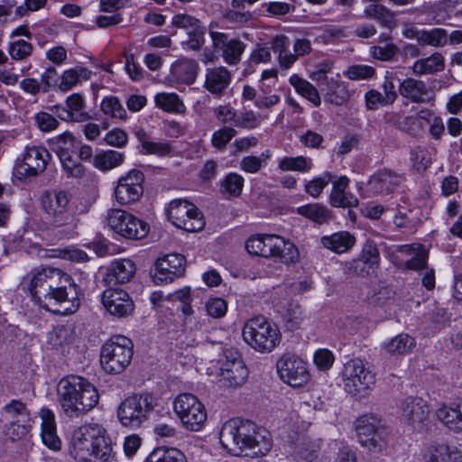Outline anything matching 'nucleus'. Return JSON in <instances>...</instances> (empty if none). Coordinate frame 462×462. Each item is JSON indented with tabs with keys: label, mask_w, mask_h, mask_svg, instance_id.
Masks as SVG:
<instances>
[{
	"label": "nucleus",
	"mask_w": 462,
	"mask_h": 462,
	"mask_svg": "<svg viewBox=\"0 0 462 462\" xmlns=\"http://www.w3.org/2000/svg\"><path fill=\"white\" fill-rule=\"evenodd\" d=\"M35 303L60 315L76 312L80 305L78 286L67 273L51 266L32 269L25 277Z\"/></svg>",
	"instance_id": "obj_1"
},
{
	"label": "nucleus",
	"mask_w": 462,
	"mask_h": 462,
	"mask_svg": "<svg viewBox=\"0 0 462 462\" xmlns=\"http://www.w3.org/2000/svg\"><path fill=\"white\" fill-rule=\"evenodd\" d=\"M222 447L230 454L263 457L272 448L269 432L250 420L237 419L225 422L219 432Z\"/></svg>",
	"instance_id": "obj_2"
},
{
	"label": "nucleus",
	"mask_w": 462,
	"mask_h": 462,
	"mask_svg": "<svg viewBox=\"0 0 462 462\" xmlns=\"http://www.w3.org/2000/svg\"><path fill=\"white\" fill-rule=\"evenodd\" d=\"M48 228L63 236L76 233L79 216L88 212L87 206H76L70 202V196L64 190L44 192L40 199Z\"/></svg>",
	"instance_id": "obj_3"
},
{
	"label": "nucleus",
	"mask_w": 462,
	"mask_h": 462,
	"mask_svg": "<svg viewBox=\"0 0 462 462\" xmlns=\"http://www.w3.org/2000/svg\"><path fill=\"white\" fill-rule=\"evenodd\" d=\"M58 402L69 418H79L97 406L99 394L87 379L70 375L63 377L57 385Z\"/></svg>",
	"instance_id": "obj_4"
},
{
	"label": "nucleus",
	"mask_w": 462,
	"mask_h": 462,
	"mask_svg": "<svg viewBox=\"0 0 462 462\" xmlns=\"http://www.w3.org/2000/svg\"><path fill=\"white\" fill-rule=\"evenodd\" d=\"M242 336L251 348L262 354L271 353L282 339L277 325L263 316L249 319L243 327Z\"/></svg>",
	"instance_id": "obj_5"
},
{
	"label": "nucleus",
	"mask_w": 462,
	"mask_h": 462,
	"mask_svg": "<svg viewBox=\"0 0 462 462\" xmlns=\"http://www.w3.org/2000/svg\"><path fill=\"white\" fill-rule=\"evenodd\" d=\"M134 355L132 340L122 335L113 336L101 348L100 364L108 374H120L130 365Z\"/></svg>",
	"instance_id": "obj_6"
},
{
	"label": "nucleus",
	"mask_w": 462,
	"mask_h": 462,
	"mask_svg": "<svg viewBox=\"0 0 462 462\" xmlns=\"http://www.w3.org/2000/svg\"><path fill=\"white\" fill-rule=\"evenodd\" d=\"M154 406L155 402L152 394H134L120 403L117 417L123 426L135 429L147 420Z\"/></svg>",
	"instance_id": "obj_7"
},
{
	"label": "nucleus",
	"mask_w": 462,
	"mask_h": 462,
	"mask_svg": "<svg viewBox=\"0 0 462 462\" xmlns=\"http://www.w3.org/2000/svg\"><path fill=\"white\" fill-rule=\"evenodd\" d=\"M0 420L5 422V436L16 440L28 433L31 427V413L24 402L14 399L2 407Z\"/></svg>",
	"instance_id": "obj_8"
},
{
	"label": "nucleus",
	"mask_w": 462,
	"mask_h": 462,
	"mask_svg": "<svg viewBox=\"0 0 462 462\" xmlns=\"http://www.w3.org/2000/svg\"><path fill=\"white\" fill-rule=\"evenodd\" d=\"M173 410L183 427L199 431L204 426L208 415L204 404L191 393H180L173 402Z\"/></svg>",
	"instance_id": "obj_9"
},
{
	"label": "nucleus",
	"mask_w": 462,
	"mask_h": 462,
	"mask_svg": "<svg viewBox=\"0 0 462 462\" xmlns=\"http://www.w3.org/2000/svg\"><path fill=\"white\" fill-rule=\"evenodd\" d=\"M106 219L111 230L127 239H143L148 235L150 230L149 225L146 222L136 217L132 213L119 208L109 209Z\"/></svg>",
	"instance_id": "obj_10"
},
{
	"label": "nucleus",
	"mask_w": 462,
	"mask_h": 462,
	"mask_svg": "<svg viewBox=\"0 0 462 462\" xmlns=\"http://www.w3.org/2000/svg\"><path fill=\"white\" fill-rule=\"evenodd\" d=\"M360 445L371 452L382 453L387 446L386 432L375 415H363L356 422Z\"/></svg>",
	"instance_id": "obj_11"
},
{
	"label": "nucleus",
	"mask_w": 462,
	"mask_h": 462,
	"mask_svg": "<svg viewBox=\"0 0 462 462\" xmlns=\"http://www.w3.org/2000/svg\"><path fill=\"white\" fill-rule=\"evenodd\" d=\"M167 217L174 226L188 232L200 231L205 226L202 213L194 204L184 199L171 201Z\"/></svg>",
	"instance_id": "obj_12"
},
{
	"label": "nucleus",
	"mask_w": 462,
	"mask_h": 462,
	"mask_svg": "<svg viewBox=\"0 0 462 462\" xmlns=\"http://www.w3.org/2000/svg\"><path fill=\"white\" fill-rule=\"evenodd\" d=\"M80 142L66 132L51 140V148L59 157L68 177L80 178L85 174L84 166L74 157Z\"/></svg>",
	"instance_id": "obj_13"
},
{
	"label": "nucleus",
	"mask_w": 462,
	"mask_h": 462,
	"mask_svg": "<svg viewBox=\"0 0 462 462\" xmlns=\"http://www.w3.org/2000/svg\"><path fill=\"white\" fill-rule=\"evenodd\" d=\"M342 378L346 392L353 395L365 394L375 383L374 375L358 358L351 359L344 365Z\"/></svg>",
	"instance_id": "obj_14"
},
{
	"label": "nucleus",
	"mask_w": 462,
	"mask_h": 462,
	"mask_svg": "<svg viewBox=\"0 0 462 462\" xmlns=\"http://www.w3.org/2000/svg\"><path fill=\"white\" fill-rule=\"evenodd\" d=\"M281 380L291 387H301L310 381L307 363L292 354L282 355L276 363Z\"/></svg>",
	"instance_id": "obj_15"
},
{
	"label": "nucleus",
	"mask_w": 462,
	"mask_h": 462,
	"mask_svg": "<svg viewBox=\"0 0 462 462\" xmlns=\"http://www.w3.org/2000/svg\"><path fill=\"white\" fill-rule=\"evenodd\" d=\"M51 159L48 150L42 146H26L21 161L15 163L16 176L21 179L35 177L42 173Z\"/></svg>",
	"instance_id": "obj_16"
},
{
	"label": "nucleus",
	"mask_w": 462,
	"mask_h": 462,
	"mask_svg": "<svg viewBox=\"0 0 462 462\" xmlns=\"http://www.w3.org/2000/svg\"><path fill=\"white\" fill-rule=\"evenodd\" d=\"M144 174L137 169L130 170L121 176L115 188V198L120 205H130L138 201L143 194Z\"/></svg>",
	"instance_id": "obj_17"
},
{
	"label": "nucleus",
	"mask_w": 462,
	"mask_h": 462,
	"mask_svg": "<svg viewBox=\"0 0 462 462\" xmlns=\"http://www.w3.org/2000/svg\"><path fill=\"white\" fill-rule=\"evenodd\" d=\"M101 433H106V430L97 424H85L75 429L69 442V454L78 462L87 460L90 457L89 441H93Z\"/></svg>",
	"instance_id": "obj_18"
},
{
	"label": "nucleus",
	"mask_w": 462,
	"mask_h": 462,
	"mask_svg": "<svg viewBox=\"0 0 462 462\" xmlns=\"http://www.w3.org/2000/svg\"><path fill=\"white\" fill-rule=\"evenodd\" d=\"M102 304L109 314L116 318H126L134 310L133 299L122 289L105 290L102 294Z\"/></svg>",
	"instance_id": "obj_19"
},
{
	"label": "nucleus",
	"mask_w": 462,
	"mask_h": 462,
	"mask_svg": "<svg viewBox=\"0 0 462 462\" xmlns=\"http://www.w3.org/2000/svg\"><path fill=\"white\" fill-rule=\"evenodd\" d=\"M212 46L215 50L222 51V58L228 65H236L245 50V43L237 39L228 40L226 33L210 32Z\"/></svg>",
	"instance_id": "obj_20"
},
{
	"label": "nucleus",
	"mask_w": 462,
	"mask_h": 462,
	"mask_svg": "<svg viewBox=\"0 0 462 462\" xmlns=\"http://www.w3.org/2000/svg\"><path fill=\"white\" fill-rule=\"evenodd\" d=\"M154 280L156 282H170L185 271V257L180 254H170L156 262Z\"/></svg>",
	"instance_id": "obj_21"
},
{
	"label": "nucleus",
	"mask_w": 462,
	"mask_h": 462,
	"mask_svg": "<svg viewBox=\"0 0 462 462\" xmlns=\"http://www.w3.org/2000/svg\"><path fill=\"white\" fill-rule=\"evenodd\" d=\"M232 81L231 72L224 66L206 69L203 87L213 96L220 97Z\"/></svg>",
	"instance_id": "obj_22"
},
{
	"label": "nucleus",
	"mask_w": 462,
	"mask_h": 462,
	"mask_svg": "<svg viewBox=\"0 0 462 462\" xmlns=\"http://www.w3.org/2000/svg\"><path fill=\"white\" fill-rule=\"evenodd\" d=\"M422 462H462V452L445 443H430L421 453Z\"/></svg>",
	"instance_id": "obj_23"
},
{
	"label": "nucleus",
	"mask_w": 462,
	"mask_h": 462,
	"mask_svg": "<svg viewBox=\"0 0 462 462\" xmlns=\"http://www.w3.org/2000/svg\"><path fill=\"white\" fill-rule=\"evenodd\" d=\"M398 91L402 97L414 103H430L435 97L424 81L413 78L403 79Z\"/></svg>",
	"instance_id": "obj_24"
},
{
	"label": "nucleus",
	"mask_w": 462,
	"mask_h": 462,
	"mask_svg": "<svg viewBox=\"0 0 462 462\" xmlns=\"http://www.w3.org/2000/svg\"><path fill=\"white\" fill-rule=\"evenodd\" d=\"M402 419L411 425H420L428 417L429 406L422 398L407 397L400 406Z\"/></svg>",
	"instance_id": "obj_25"
},
{
	"label": "nucleus",
	"mask_w": 462,
	"mask_h": 462,
	"mask_svg": "<svg viewBox=\"0 0 462 462\" xmlns=\"http://www.w3.org/2000/svg\"><path fill=\"white\" fill-rule=\"evenodd\" d=\"M248 369L240 357L233 360H226L223 365L219 377L220 381L227 386H240L246 382L248 377Z\"/></svg>",
	"instance_id": "obj_26"
},
{
	"label": "nucleus",
	"mask_w": 462,
	"mask_h": 462,
	"mask_svg": "<svg viewBox=\"0 0 462 462\" xmlns=\"http://www.w3.org/2000/svg\"><path fill=\"white\" fill-rule=\"evenodd\" d=\"M402 181V177L391 171H380L371 176L367 189L374 195H384L392 192Z\"/></svg>",
	"instance_id": "obj_27"
},
{
	"label": "nucleus",
	"mask_w": 462,
	"mask_h": 462,
	"mask_svg": "<svg viewBox=\"0 0 462 462\" xmlns=\"http://www.w3.org/2000/svg\"><path fill=\"white\" fill-rule=\"evenodd\" d=\"M332 191L329 196V202L336 208H354L358 205L357 198L350 192H346L348 187L349 180L346 176H341L336 180H332Z\"/></svg>",
	"instance_id": "obj_28"
},
{
	"label": "nucleus",
	"mask_w": 462,
	"mask_h": 462,
	"mask_svg": "<svg viewBox=\"0 0 462 462\" xmlns=\"http://www.w3.org/2000/svg\"><path fill=\"white\" fill-rule=\"evenodd\" d=\"M339 78L338 74L337 78H330L328 84L321 88L325 100L336 106H342L347 103L352 96L346 84L341 81Z\"/></svg>",
	"instance_id": "obj_29"
},
{
	"label": "nucleus",
	"mask_w": 462,
	"mask_h": 462,
	"mask_svg": "<svg viewBox=\"0 0 462 462\" xmlns=\"http://www.w3.org/2000/svg\"><path fill=\"white\" fill-rule=\"evenodd\" d=\"M135 136L141 144V152L146 155L159 157L171 156L173 149L169 142H156L143 129L135 133Z\"/></svg>",
	"instance_id": "obj_30"
},
{
	"label": "nucleus",
	"mask_w": 462,
	"mask_h": 462,
	"mask_svg": "<svg viewBox=\"0 0 462 462\" xmlns=\"http://www.w3.org/2000/svg\"><path fill=\"white\" fill-rule=\"evenodd\" d=\"M135 271V264L132 260H116L111 263L106 280L108 283H125L134 277Z\"/></svg>",
	"instance_id": "obj_31"
},
{
	"label": "nucleus",
	"mask_w": 462,
	"mask_h": 462,
	"mask_svg": "<svg viewBox=\"0 0 462 462\" xmlns=\"http://www.w3.org/2000/svg\"><path fill=\"white\" fill-rule=\"evenodd\" d=\"M42 418V439L45 446L52 450H59L61 441L57 436L54 414L50 410L41 411Z\"/></svg>",
	"instance_id": "obj_32"
},
{
	"label": "nucleus",
	"mask_w": 462,
	"mask_h": 462,
	"mask_svg": "<svg viewBox=\"0 0 462 462\" xmlns=\"http://www.w3.org/2000/svg\"><path fill=\"white\" fill-rule=\"evenodd\" d=\"M88 453L90 457L82 462H108L112 457L111 441L106 433L98 434L93 441H89Z\"/></svg>",
	"instance_id": "obj_33"
},
{
	"label": "nucleus",
	"mask_w": 462,
	"mask_h": 462,
	"mask_svg": "<svg viewBox=\"0 0 462 462\" xmlns=\"http://www.w3.org/2000/svg\"><path fill=\"white\" fill-rule=\"evenodd\" d=\"M416 346V340L406 333L397 336L382 343V348L392 356H404L410 354Z\"/></svg>",
	"instance_id": "obj_34"
},
{
	"label": "nucleus",
	"mask_w": 462,
	"mask_h": 462,
	"mask_svg": "<svg viewBox=\"0 0 462 462\" xmlns=\"http://www.w3.org/2000/svg\"><path fill=\"white\" fill-rule=\"evenodd\" d=\"M320 244L337 254H343L350 250L356 244V238L346 231L334 233L330 236H324L320 238Z\"/></svg>",
	"instance_id": "obj_35"
},
{
	"label": "nucleus",
	"mask_w": 462,
	"mask_h": 462,
	"mask_svg": "<svg viewBox=\"0 0 462 462\" xmlns=\"http://www.w3.org/2000/svg\"><path fill=\"white\" fill-rule=\"evenodd\" d=\"M438 420L455 432L462 431V400L455 406L443 405L436 411Z\"/></svg>",
	"instance_id": "obj_36"
},
{
	"label": "nucleus",
	"mask_w": 462,
	"mask_h": 462,
	"mask_svg": "<svg viewBox=\"0 0 462 462\" xmlns=\"http://www.w3.org/2000/svg\"><path fill=\"white\" fill-rule=\"evenodd\" d=\"M276 236L263 235L253 236L245 243V248L250 254L265 258L273 257L275 247Z\"/></svg>",
	"instance_id": "obj_37"
},
{
	"label": "nucleus",
	"mask_w": 462,
	"mask_h": 462,
	"mask_svg": "<svg viewBox=\"0 0 462 462\" xmlns=\"http://www.w3.org/2000/svg\"><path fill=\"white\" fill-rule=\"evenodd\" d=\"M445 69V58L440 52H434L430 56L417 60L411 70L417 76L432 75Z\"/></svg>",
	"instance_id": "obj_38"
},
{
	"label": "nucleus",
	"mask_w": 462,
	"mask_h": 462,
	"mask_svg": "<svg viewBox=\"0 0 462 462\" xmlns=\"http://www.w3.org/2000/svg\"><path fill=\"white\" fill-rule=\"evenodd\" d=\"M273 257L285 264H294L300 261V252L293 243L276 236Z\"/></svg>",
	"instance_id": "obj_39"
},
{
	"label": "nucleus",
	"mask_w": 462,
	"mask_h": 462,
	"mask_svg": "<svg viewBox=\"0 0 462 462\" xmlns=\"http://www.w3.org/2000/svg\"><path fill=\"white\" fill-rule=\"evenodd\" d=\"M399 251L404 255L411 256L405 263L407 269L417 271L426 266L428 253L420 245H401Z\"/></svg>",
	"instance_id": "obj_40"
},
{
	"label": "nucleus",
	"mask_w": 462,
	"mask_h": 462,
	"mask_svg": "<svg viewBox=\"0 0 462 462\" xmlns=\"http://www.w3.org/2000/svg\"><path fill=\"white\" fill-rule=\"evenodd\" d=\"M125 162V153L116 150H106L93 157V165L102 171L121 166Z\"/></svg>",
	"instance_id": "obj_41"
},
{
	"label": "nucleus",
	"mask_w": 462,
	"mask_h": 462,
	"mask_svg": "<svg viewBox=\"0 0 462 462\" xmlns=\"http://www.w3.org/2000/svg\"><path fill=\"white\" fill-rule=\"evenodd\" d=\"M91 76L92 71L82 66L67 69L60 77V88L61 91H68L82 81L88 80Z\"/></svg>",
	"instance_id": "obj_42"
},
{
	"label": "nucleus",
	"mask_w": 462,
	"mask_h": 462,
	"mask_svg": "<svg viewBox=\"0 0 462 462\" xmlns=\"http://www.w3.org/2000/svg\"><path fill=\"white\" fill-rule=\"evenodd\" d=\"M289 82L298 94L308 99L315 106H320L321 99L319 91L310 82L300 78L298 74L291 75Z\"/></svg>",
	"instance_id": "obj_43"
},
{
	"label": "nucleus",
	"mask_w": 462,
	"mask_h": 462,
	"mask_svg": "<svg viewBox=\"0 0 462 462\" xmlns=\"http://www.w3.org/2000/svg\"><path fill=\"white\" fill-rule=\"evenodd\" d=\"M297 212L319 225L328 222L332 217L331 211L327 207L317 203L299 207Z\"/></svg>",
	"instance_id": "obj_44"
},
{
	"label": "nucleus",
	"mask_w": 462,
	"mask_h": 462,
	"mask_svg": "<svg viewBox=\"0 0 462 462\" xmlns=\"http://www.w3.org/2000/svg\"><path fill=\"white\" fill-rule=\"evenodd\" d=\"M145 462H188L186 456L175 448L160 447L155 448Z\"/></svg>",
	"instance_id": "obj_45"
},
{
	"label": "nucleus",
	"mask_w": 462,
	"mask_h": 462,
	"mask_svg": "<svg viewBox=\"0 0 462 462\" xmlns=\"http://www.w3.org/2000/svg\"><path fill=\"white\" fill-rule=\"evenodd\" d=\"M66 106L69 110L72 122L82 123L90 118L89 114L85 110V100L80 94L73 93L69 96L66 99Z\"/></svg>",
	"instance_id": "obj_46"
},
{
	"label": "nucleus",
	"mask_w": 462,
	"mask_h": 462,
	"mask_svg": "<svg viewBox=\"0 0 462 462\" xmlns=\"http://www.w3.org/2000/svg\"><path fill=\"white\" fill-rule=\"evenodd\" d=\"M154 101L156 106L165 112L183 113L185 111L183 102L175 93H158L154 97Z\"/></svg>",
	"instance_id": "obj_47"
},
{
	"label": "nucleus",
	"mask_w": 462,
	"mask_h": 462,
	"mask_svg": "<svg viewBox=\"0 0 462 462\" xmlns=\"http://www.w3.org/2000/svg\"><path fill=\"white\" fill-rule=\"evenodd\" d=\"M448 43V33L447 30L440 27H434L430 30L423 29L421 46H431L442 48Z\"/></svg>",
	"instance_id": "obj_48"
},
{
	"label": "nucleus",
	"mask_w": 462,
	"mask_h": 462,
	"mask_svg": "<svg viewBox=\"0 0 462 462\" xmlns=\"http://www.w3.org/2000/svg\"><path fill=\"white\" fill-rule=\"evenodd\" d=\"M312 160L304 156L283 157L279 161L278 168L282 171L307 172L312 168Z\"/></svg>",
	"instance_id": "obj_49"
},
{
	"label": "nucleus",
	"mask_w": 462,
	"mask_h": 462,
	"mask_svg": "<svg viewBox=\"0 0 462 462\" xmlns=\"http://www.w3.org/2000/svg\"><path fill=\"white\" fill-rule=\"evenodd\" d=\"M102 112L112 118H118L125 120L127 117V114L119 98L115 96L106 97L101 101Z\"/></svg>",
	"instance_id": "obj_50"
},
{
	"label": "nucleus",
	"mask_w": 462,
	"mask_h": 462,
	"mask_svg": "<svg viewBox=\"0 0 462 462\" xmlns=\"http://www.w3.org/2000/svg\"><path fill=\"white\" fill-rule=\"evenodd\" d=\"M413 168L420 172L426 171L431 164L430 152L424 147L416 146L410 152Z\"/></svg>",
	"instance_id": "obj_51"
},
{
	"label": "nucleus",
	"mask_w": 462,
	"mask_h": 462,
	"mask_svg": "<svg viewBox=\"0 0 462 462\" xmlns=\"http://www.w3.org/2000/svg\"><path fill=\"white\" fill-rule=\"evenodd\" d=\"M244 178L236 172L228 173L221 182L223 191L232 197H238L244 187Z\"/></svg>",
	"instance_id": "obj_52"
},
{
	"label": "nucleus",
	"mask_w": 462,
	"mask_h": 462,
	"mask_svg": "<svg viewBox=\"0 0 462 462\" xmlns=\"http://www.w3.org/2000/svg\"><path fill=\"white\" fill-rule=\"evenodd\" d=\"M399 51V48L393 42L386 43L383 46L374 45L369 49V54L375 60L382 61H390Z\"/></svg>",
	"instance_id": "obj_53"
},
{
	"label": "nucleus",
	"mask_w": 462,
	"mask_h": 462,
	"mask_svg": "<svg viewBox=\"0 0 462 462\" xmlns=\"http://www.w3.org/2000/svg\"><path fill=\"white\" fill-rule=\"evenodd\" d=\"M375 69L368 65H352L343 72V75L351 80H365L374 77Z\"/></svg>",
	"instance_id": "obj_54"
},
{
	"label": "nucleus",
	"mask_w": 462,
	"mask_h": 462,
	"mask_svg": "<svg viewBox=\"0 0 462 462\" xmlns=\"http://www.w3.org/2000/svg\"><path fill=\"white\" fill-rule=\"evenodd\" d=\"M32 45L30 42L24 40H17L9 44L8 52L12 59L23 60L32 54Z\"/></svg>",
	"instance_id": "obj_55"
},
{
	"label": "nucleus",
	"mask_w": 462,
	"mask_h": 462,
	"mask_svg": "<svg viewBox=\"0 0 462 462\" xmlns=\"http://www.w3.org/2000/svg\"><path fill=\"white\" fill-rule=\"evenodd\" d=\"M205 32L206 29L202 23L196 28L187 31L188 40L184 42L183 44L191 51L200 50L205 42Z\"/></svg>",
	"instance_id": "obj_56"
},
{
	"label": "nucleus",
	"mask_w": 462,
	"mask_h": 462,
	"mask_svg": "<svg viewBox=\"0 0 462 462\" xmlns=\"http://www.w3.org/2000/svg\"><path fill=\"white\" fill-rule=\"evenodd\" d=\"M263 119L261 115L253 110H248L236 116L235 125L241 128L254 129L260 125Z\"/></svg>",
	"instance_id": "obj_57"
},
{
	"label": "nucleus",
	"mask_w": 462,
	"mask_h": 462,
	"mask_svg": "<svg viewBox=\"0 0 462 462\" xmlns=\"http://www.w3.org/2000/svg\"><path fill=\"white\" fill-rule=\"evenodd\" d=\"M236 134V131L234 128L222 127L213 133L211 138L212 146L222 151Z\"/></svg>",
	"instance_id": "obj_58"
},
{
	"label": "nucleus",
	"mask_w": 462,
	"mask_h": 462,
	"mask_svg": "<svg viewBox=\"0 0 462 462\" xmlns=\"http://www.w3.org/2000/svg\"><path fill=\"white\" fill-rule=\"evenodd\" d=\"M333 175L330 172H326L323 176L315 178L310 180L305 185V191L313 198H318L324 188L332 181Z\"/></svg>",
	"instance_id": "obj_59"
},
{
	"label": "nucleus",
	"mask_w": 462,
	"mask_h": 462,
	"mask_svg": "<svg viewBox=\"0 0 462 462\" xmlns=\"http://www.w3.org/2000/svg\"><path fill=\"white\" fill-rule=\"evenodd\" d=\"M34 121L37 127L42 132H51L58 128L60 123L57 118L44 111L38 112L34 116Z\"/></svg>",
	"instance_id": "obj_60"
},
{
	"label": "nucleus",
	"mask_w": 462,
	"mask_h": 462,
	"mask_svg": "<svg viewBox=\"0 0 462 462\" xmlns=\"http://www.w3.org/2000/svg\"><path fill=\"white\" fill-rule=\"evenodd\" d=\"M104 142L107 145L123 148L128 143V134L125 131L120 128H114L106 134Z\"/></svg>",
	"instance_id": "obj_61"
},
{
	"label": "nucleus",
	"mask_w": 462,
	"mask_h": 462,
	"mask_svg": "<svg viewBox=\"0 0 462 462\" xmlns=\"http://www.w3.org/2000/svg\"><path fill=\"white\" fill-rule=\"evenodd\" d=\"M171 24L177 28L189 31L201 24V22L192 15L187 14H177L172 17Z\"/></svg>",
	"instance_id": "obj_62"
},
{
	"label": "nucleus",
	"mask_w": 462,
	"mask_h": 462,
	"mask_svg": "<svg viewBox=\"0 0 462 462\" xmlns=\"http://www.w3.org/2000/svg\"><path fill=\"white\" fill-rule=\"evenodd\" d=\"M206 310L212 318L219 319L226 314L227 304L226 300L220 298L210 299L206 303Z\"/></svg>",
	"instance_id": "obj_63"
},
{
	"label": "nucleus",
	"mask_w": 462,
	"mask_h": 462,
	"mask_svg": "<svg viewBox=\"0 0 462 462\" xmlns=\"http://www.w3.org/2000/svg\"><path fill=\"white\" fill-rule=\"evenodd\" d=\"M314 363L319 370H328L334 363V356L328 349L318 350L314 355Z\"/></svg>",
	"instance_id": "obj_64"
}]
</instances>
